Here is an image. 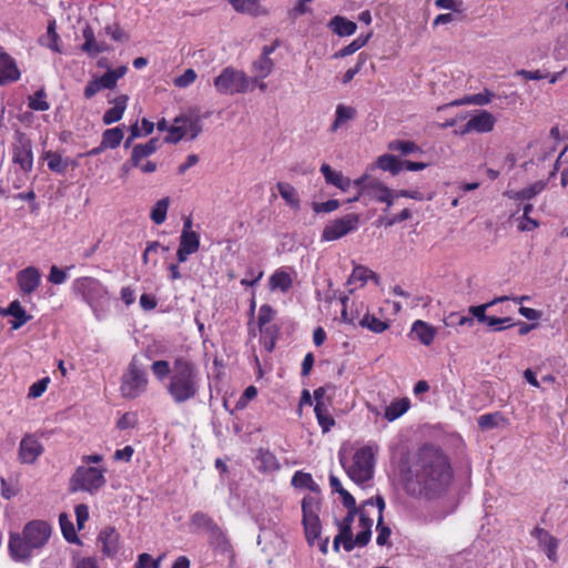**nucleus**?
<instances>
[{"mask_svg":"<svg viewBox=\"0 0 568 568\" xmlns=\"http://www.w3.org/2000/svg\"><path fill=\"white\" fill-rule=\"evenodd\" d=\"M314 412H315L317 422H318L320 426L322 427V430L324 433H327L335 425V419L329 414V412L324 403L315 404Z\"/></svg>","mask_w":568,"mask_h":568,"instance_id":"nucleus-39","label":"nucleus"},{"mask_svg":"<svg viewBox=\"0 0 568 568\" xmlns=\"http://www.w3.org/2000/svg\"><path fill=\"white\" fill-rule=\"evenodd\" d=\"M376 507L378 513L376 542L378 546H385L390 537V529L383 525V510L385 508V501L379 496L376 497Z\"/></svg>","mask_w":568,"mask_h":568,"instance_id":"nucleus-30","label":"nucleus"},{"mask_svg":"<svg viewBox=\"0 0 568 568\" xmlns=\"http://www.w3.org/2000/svg\"><path fill=\"white\" fill-rule=\"evenodd\" d=\"M128 72L126 65H120L115 69L108 68L102 75H92L91 80L84 88L83 95L85 99H92L97 93L102 90H112L116 83Z\"/></svg>","mask_w":568,"mask_h":568,"instance_id":"nucleus-10","label":"nucleus"},{"mask_svg":"<svg viewBox=\"0 0 568 568\" xmlns=\"http://www.w3.org/2000/svg\"><path fill=\"white\" fill-rule=\"evenodd\" d=\"M501 422H504V417L499 413L484 414L478 417V426L483 430H488L498 427Z\"/></svg>","mask_w":568,"mask_h":568,"instance_id":"nucleus-52","label":"nucleus"},{"mask_svg":"<svg viewBox=\"0 0 568 568\" xmlns=\"http://www.w3.org/2000/svg\"><path fill=\"white\" fill-rule=\"evenodd\" d=\"M276 187L286 204L293 210L298 211L301 201L295 187L286 182H278Z\"/></svg>","mask_w":568,"mask_h":568,"instance_id":"nucleus-31","label":"nucleus"},{"mask_svg":"<svg viewBox=\"0 0 568 568\" xmlns=\"http://www.w3.org/2000/svg\"><path fill=\"white\" fill-rule=\"evenodd\" d=\"M508 300V296H500V297H497L495 300H493L491 302L489 303H485V304H481V305H477V306H470L468 308V312L473 315V317H475L478 322L480 323H485L487 320H488V316L486 315V311L497 304V303H501V302H505Z\"/></svg>","mask_w":568,"mask_h":568,"instance_id":"nucleus-45","label":"nucleus"},{"mask_svg":"<svg viewBox=\"0 0 568 568\" xmlns=\"http://www.w3.org/2000/svg\"><path fill=\"white\" fill-rule=\"evenodd\" d=\"M368 39H369V36L358 37V38L354 39L349 44H347L346 47H344L339 51H337L335 53V57L344 58V57L355 53L356 51H358L361 48H363L367 43Z\"/></svg>","mask_w":568,"mask_h":568,"instance_id":"nucleus-51","label":"nucleus"},{"mask_svg":"<svg viewBox=\"0 0 568 568\" xmlns=\"http://www.w3.org/2000/svg\"><path fill=\"white\" fill-rule=\"evenodd\" d=\"M196 80V72L193 69H187L183 74L174 79V85L178 88H186Z\"/></svg>","mask_w":568,"mask_h":568,"instance_id":"nucleus-58","label":"nucleus"},{"mask_svg":"<svg viewBox=\"0 0 568 568\" xmlns=\"http://www.w3.org/2000/svg\"><path fill=\"white\" fill-rule=\"evenodd\" d=\"M73 292L79 295L94 313L110 301L108 288L94 277H79L73 281Z\"/></svg>","mask_w":568,"mask_h":568,"instance_id":"nucleus-6","label":"nucleus"},{"mask_svg":"<svg viewBox=\"0 0 568 568\" xmlns=\"http://www.w3.org/2000/svg\"><path fill=\"white\" fill-rule=\"evenodd\" d=\"M150 378L145 366L138 355H134L121 376L120 395L124 399H136L149 388Z\"/></svg>","mask_w":568,"mask_h":568,"instance_id":"nucleus-5","label":"nucleus"},{"mask_svg":"<svg viewBox=\"0 0 568 568\" xmlns=\"http://www.w3.org/2000/svg\"><path fill=\"white\" fill-rule=\"evenodd\" d=\"M293 285V277L291 274L283 270H276L268 278V287L271 291H280L282 293H287Z\"/></svg>","mask_w":568,"mask_h":568,"instance_id":"nucleus-24","label":"nucleus"},{"mask_svg":"<svg viewBox=\"0 0 568 568\" xmlns=\"http://www.w3.org/2000/svg\"><path fill=\"white\" fill-rule=\"evenodd\" d=\"M158 248H161L163 252L169 251L168 246L161 245L159 242L154 241V242L149 243L143 255H142V261L144 264H148L149 261L153 257V255L158 254Z\"/></svg>","mask_w":568,"mask_h":568,"instance_id":"nucleus-60","label":"nucleus"},{"mask_svg":"<svg viewBox=\"0 0 568 568\" xmlns=\"http://www.w3.org/2000/svg\"><path fill=\"white\" fill-rule=\"evenodd\" d=\"M496 116L487 110H476L464 125L462 133H489L496 125Z\"/></svg>","mask_w":568,"mask_h":568,"instance_id":"nucleus-14","label":"nucleus"},{"mask_svg":"<svg viewBox=\"0 0 568 568\" xmlns=\"http://www.w3.org/2000/svg\"><path fill=\"white\" fill-rule=\"evenodd\" d=\"M67 277L68 275L64 270H61L58 266L53 265L50 268L48 281L53 284L60 285L67 281Z\"/></svg>","mask_w":568,"mask_h":568,"instance_id":"nucleus-63","label":"nucleus"},{"mask_svg":"<svg viewBox=\"0 0 568 568\" xmlns=\"http://www.w3.org/2000/svg\"><path fill=\"white\" fill-rule=\"evenodd\" d=\"M20 70L16 61L7 53H0V85L16 82L20 79Z\"/></svg>","mask_w":568,"mask_h":568,"instance_id":"nucleus-19","label":"nucleus"},{"mask_svg":"<svg viewBox=\"0 0 568 568\" xmlns=\"http://www.w3.org/2000/svg\"><path fill=\"white\" fill-rule=\"evenodd\" d=\"M173 367L171 368V364L164 359L154 361L151 365V372L153 376L160 382H162L165 378L170 379Z\"/></svg>","mask_w":568,"mask_h":568,"instance_id":"nucleus-48","label":"nucleus"},{"mask_svg":"<svg viewBox=\"0 0 568 568\" xmlns=\"http://www.w3.org/2000/svg\"><path fill=\"white\" fill-rule=\"evenodd\" d=\"M158 149H159V139H155V138L151 139L146 143L136 144L132 150V154H131V159H130L132 165H140V161H142L143 159L155 153Z\"/></svg>","mask_w":568,"mask_h":568,"instance_id":"nucleus-26","label":"nucleus"},{"mask_svg":"<svg viewBox=\"0 0 568 568\" xmlns=\"http://www.w3.org/2000/svg\"><path fill=\"white\" fill-rule=\"evenodd\" d=\"M366 62V57L364 55V53H361L358 55V60H357V63L354 68H351L348 69L344 75H343V82L344 83H348L351 82L354 77L361 71L362 67L365 64Z\"/></svg>","mask_w":568,"mask_h":568,"instance_id":"nucleus-61","label":"nucleus"},{"mask_svg":"<svg viewBox=\"0 0 568 568\" xmlns=\"http://www.w3.org/2000/svg\"><path fill=\"white\" fill-rule=\"evenodd\" d=\"M74 513L78 528L82 529L85 521L89 519V507L84 504H80L75 506Z\"/></svg>","mask_w":568,"mask_h":568,"instance_id":"nucleus-64","label":"nucleus"},{"mask_svg":"<svg viewBox=\"0 0 568 568\" xmlns=\"http://www.w3.org/2000/svg\"><path fill=\"white\" fill-rule=\"evenodd\" d=\"M190 525L195 530H205L210 532L212 536H215L221 539L220 546L224 551L229 550L230 544L224 537L222 529L219 525L213 520V518L203 511H195L190 517Z\"/></svg>","mask_w":568,"mask_h":568,"instance_id":"nucleus-13","label":"nucleus"},{"mask_svg":"<svg viewBox=\"0 0 568 568\" xmlns=\"http://www.w3.org/2000/svg\"><path fill=\"white\" fill-rule=\"evenodd\" d=\"M82 36L84 43L82 44L81 49L89 55L94 57L108 50V47L104 42H99L95 40L94 31L89 24H85L82 31Z\"/></svg>","mask_w":568,"mask_h":568,"instance_id":"nucleus-23","label":"nucleus"},{"mask_svg":"<svg viewBox=\"0 0 568 568\" xmlns=\"http://www.w3.org/2000/svg\"><path fill=\"white\" fill-rule=\"evenodd\" d=\"M201 131L202 124L197 115L182 114L174 119L164 141L168 143H178L182 139L194 140Z\"/></svg>","mask_w":568,"mask_h":568,"instance_id":"nucleus-9","label":"nucleus"},{"mask_svg":"<svg viewBox=\"0 0 568 568\" xmlns=\"http://www.w3.org/2000/svg\"><path fill=\"white\" fill-rule=\"evenodd\" d=\"M292 486L295 488H306L313 493H318V485L313 480V477L308 473L297 470L291 480Z\"/></svg>","mask_w":568,"mask_h":568,"instance_id":"nucleus-37","label":"nucleus"},{"mask_svg":"<svg viewBox=\"0 0 568 568\" xmlns=\"http://www.w3.org/2000/svg\"><path fill=\"white\" fill-rule=\"evenodd\" d=\"M545 181H536L532 184L514 192L513 197L516 200H531L546 189Z\"/></svg>","mask_w":568,"mask_h":568,"instance_id":"nucleus-40","label":"nucleus"},{"mask_svg":"<svg viewBox=\"0 0 568 568\" xmlns=\"http://www.w3.org/2000/svg\"><path fill=\"white\" fill-rule=\"evenodd\" d=\"M123 130L119 126L108 129L102 134L101 142L106 149H116L123 140Z\"/></svg>","mask_w":568,"mask_h":568,"instance_id":"nucleus-42","label":"nucleus"},{"mask_svg":"<svg viewBox=\"0 0 568 568\" xmlns=\"http://www.w3.org/2000/svg\"><path fill=\"white\" fill-rule=\"evenodd\" d=\"M377 165L393 175L398 174L403 169V162L393 154H383L377 159Z\"/></svg>","mask_w":568,"mask_h":568,"instance_id":"nucleus-38","label":"nucleus"},{"mask_svg":"<svg viewBox=\"0 0 568 568\" xmlns=\"http://www.w3.org/2000/svg\"><path fill=\"white\" fill-rule=\"evenodd\" d=\"M493 97L494 94L490 91L485 90L480 93L466 95L464 102H469V104L483 106L489 104L493 100Z\"/></svg>","mask_w":568,"mask_h":568,"instance_id":"nucleus-54","label":"nucleus"},{"mask_svg":"<svg viewBox=\"0 0 568 568\" xmlns=\"http://www.w3.org/2000/svg\"><path fill=\"white\" fill-rule=\"evenodd\" d=\"M339 207L337 200H328L326 202H313L312 209L315 213H331Z\"/></svg>","mask_w":568,"mask_h":568,"instance_id":"nucleus-57","label":"nucleus"},{"mask_svg":"<svg viewBox=\"0 0 568 568\" xmlns=\"http://www.w3.org/2000/svg\"><path fill=\"white\" fill-rule=\"evenodd\" d=\"M531 536L537 540L539 548L545 552L547 558L556 564L558 562L559 540L544 528L537 527L532 530Z\"/></svg>","mask_w":568,"mask_h":568,"instance_id":"nucleus-16","label":"nucleus"},{"mask_svg":"<svg viewBox=\"0 0 568 568\" xmlns=\"http://www.w3.org/2000/svg\"><path fill=\"white\" fill-rule=\"evenodd\" d=\"M179 246L192 254L196 253L200 248V235L197 233L181 232Z\"/></svg>","mask_w":568,"mask_h":568,"instance_id":"nucleus-47","label":"nucleus"},{"mask_svg":"<svg viewBox=\"0 0 568 568\" xmlns=\"http://www.w3.org/2000/svg\"><path fill=\"white\" fill-rule=\"evenodd\" d=\"M201 388V374L197 366L185 357L173 362V371L165 387L168 395L176 405L194 399Z\"/></svg>","mask_w":568,"mask_h":568,"instance_id":"nucleus-2","label":"nucleus"},{"mask_svg":"<svg viewBox=\"0 0 568 568\" xmlns=\"http://www.w3.org/2000/svg\"><path fill=\"white\" fill-rule=\"evenodd\" d=\"M120 535L114 527L103 528L98 536V545L106 557H114L119 551Z\"/></svg>","mask_w":568,"mask_h":568,"instance_id":"nucleus-17","label":"nucleus"},{"mask_svg":"<svg viewBox=\"0 0 568 568\" xmlns=\"http://www.w3.org/2000/svg\"><path fill=\"white\" fill-rule=\"evenodd\" d=\"M42 443L34 435H26L19 445L18 459L22 464H34L43 454Z\"/></svg>","mask_w":568,"mask_h":568,"instance_id":"nucleus-15","label":"nucleus"},{"mask_svg":"<svg viewBox=\"0 0 568 568\" xmlns=\"http://www.w3.org/2000/svg\"><path fill=\"white\" fill-rule=\"evenodd\" d=\"M359 215L355 213L346 214L327 223L322 232L321 239L324 242H332L344 237L351 232L357 230Z\"/></svg>","mask_w":568,"mask_h":568,"instance_id":"nucleus-11","label":"nucleus"},{"mask_svg":"<svg viewBox=\"0 0 568 568\" xmlns=\"http://www.w3.org/2000/svg\"><path fill=\"white\" fill-rule=\"evenodd\" d=\"M48 384H49V378L48 377H44V378L33 383L29 387L28 396L30 398H38V397H40L45 392V389L48 387Z\"/></svg>","mask_w":568,"mask_h":568,"instance_id":"nucleus-59","label":"nucleus"},{"mask_svg":"<svg viewBox=\"0 0 568 568\" xmlns=\"http://www.w3.org/2000/svg\"><path fill=\"white\" fill-rule=\"evenodd\" d=\"M320 510V498L316 495H307L302 501L303 516H317Z\"/></svg>","mask_w":568,"mask_h":568,"instance_id":"nucleus-53","label":"nucleus"},{"mask_svg":"<svg viewBox=\"0 0 568 568\" xmlns=\"http://www.w3.org/2000/svg\"><path fill=\"white\" fill-rule=\"evenodd\" d=\"M170 205V199L163 197L159 200L152 207L150 217L156 224L161 225L164 223Z\"/></svg>","mask_w":568,"mask_h":568,"instance_id":"nucleus-43","label":"nucleus"},{"mask_svg":"<svg viewBox=\"0 0 568 568\" xmlns=\"http://www.w3.org/2000/svg\"><path fill=\"white\" fill-rule=\"evenodd\" d=\"M343 542V547L346 551H352L355 548L353 540L352 526L347 524H339V532L334 538L333 547L335 551L339 550V544Z\"/></svg>","mask_w":568,"mask_h":568,"instance_id":"nucleus-29","label":"nucleus"},{"mask_svg":"<svg viewBox=\"0 0 568 568\" xmlns=\"http://www.w3.org/2000/svg\"><path fill=\"white\" fill-rule=\"evenodd\" d=\"M29 108L36 111H45L49 109V103L45 100V93L43 91L36 92L29 98Z\"/></svg>","mask_w":568,"mask_h":568,"instance_id":"nucleus-55","label":"nucleus"},{"mask_svg":"<svg viewBox=\"0 0 568 568\" xmlns=\"http://www.w3.org/2000/svg\"><path fill=\"white\" fill-rule=\"evenodd\" d=\"M328 28L339 37H348L356 32L357 26L355 22L347 20L342 16H335L328 22Z\"/></svg>","mask_w":568,"mask_h":568,"instance_id":"nucleus-27","label":"nucleus"},{"mask_svg":"<svg viewBox=\"0 0 568 568\" xmlns=\"http://www.w3.org/2000/svg\"><path fill=\"white\" fill-rule=\"evenodd\" d=\"M368 278L377 280V276L373 271L368 270L367 267L362 266V265H356L353 268V272H352L349 278L347 280V285H354L356 283H359V286H363L367 282Z\"/></svg>","mask_w":568,"mask_h":568,"instance_id":"nucleus-41","label":"nucleus"},{"mask_svg":"<svg viewBox=\"0 0 568 568\" xmlns=\"http://www.w3.org/2000/svg\"><path fill=\"white\" fill-rule=\"evenodd\" d=\"M303 525L307 541L313 545L321 535V523L317 516H303Z\"/></svg>","mask_w":568,"mask_h":568,"instance_id":"nucleus-36","label":"nucleus"},{"mask_svg":"<svg viewBox=\"0 0 568 568\" xmlns=\"http://www.w3.org/2000/svg\"><path fill=\"white\" fill-rule=\"evenodd\" d=\"M43 158L48 163L49 170L58 174H63L70 165H75L74 162L62 158L61 154L53 151H47Z\"/></svg>","mask_w":568,"mask_h":568,"instance_id":"nucleus-28","label":"nucleus"},{"mask_svg":"<svg viewBox=\"0 0 568 568\" xmlns=\"http://www.w3.org/2000/svg\"><path fill=\"white\" fill-rule=\"evenodd\" d=\"M453 477L448 457L433 446L422 447L414 456L404 477L407 494L424 498H435L446 491Z\"/></svg>","mask_w":568,"mask_h":568,"instance_id":"nucleus-1","label":"nucleus"},{"mask_svg":"<svg viewBox=\"0 0 568 568\" xmlns=\"http://www.w3.org/2000/svg\"><path fill=\"white\" fill-rule=\"evenodd\" d=\"M232 8L241 14L251 17L267 16L268 9L264 7L261 0H229Z\"/></svg>","mask_w":568,"mask_h":568,"instance_id":"nucleus-20","label":"nucleus"},{"mask_svg":"<svg viewBox=\"0 0 568 568\" xmlns=\"http://www.w3.org/2000/svg\"><path fill=\"white\" fill-rule=\"evenodd\" d=\"M410 333L415 335V337L425 346H429L437 334V329L424 322L422 320H417L413 323Z\"/></svg>","mask_w":568,"mask_h":568,"instance_id":"nucleus-22","label":"nucleus"},{"mask_svg":"<svg viewBox=\"0 0 568 568\" xmlns=\"http://www.w3.org/2000/svg\"><path fill=\"white\" fill-rule=\"evenodd\" d=\"M12 161L20 170L29 173L33 168V151L31 140L19 133L12 144Z\"/></svg>","mask_w":568,"mask_h":568,"instance_id":"nucleus-12","label":"nucleus"},{"mask_svg":"<svg viewBox=\"0 0 568 568\" xmlns=\"http://www.w3.org/2000/svg\"><path fill=\"white\" fill-rule=\"evenodd\" d=\"M388 149L392 151L399 152L403 155L415 153V152H422L420 148L412 141H400V140L392 141L388 144Z\"/></svg>","mask_w":568,"mask_h":568,"instance_id":"nucleus-50","label":"nucleus"},{"mask_svg":"<svg viewBox=\"0 0 568 568\" xmlns=\"http://www.w3.org/2000/svg\"><path fill=\"white\" fill-rule=\"evenodd\" d=\"M251 79L241 70L227 67L214 79V87L222 94L244 93L250 89Z\"/></svg>","mask_w":568,"mask_h":568,"instance_id":"nucleus-8","label":"nucleus"},{"mask_svg":"<svg viewBox=\"0 0 568 568\" xmlns=\"http://www.w3.org/2000/svg\"><path fill=\"white\" fill-rule=\"evenodd\" d=\"M109 102L113 105L104 112L102 118L103 123L106 125L115 123L122 119L128 106L129 97L126 94H120Z\"/></svg>","mask_w":568,"mask_h":568,"instance_id":"nucleus-21","label":"nucleus"},{"mask_svg":"<svg viewBox=\"0 0 568 568\" xmlns=\"http://www.w3.org/2000/svg\"><path fill=\"white\" fill-rule=\"evenodd\" d=\"M51 536V526L44 520L28 523L22 534H11L9 552L16 561H28L36 551L41 549Z\"/></svg>","mask_w":568,"mask_h":568,"instance_id":"nucleus-3","label":"nucleus"},{"mask_svg":"<svg viewBox=\"0 0 568 568\" xmlns=\"http://www.w3.org/2000/svg\"><path fill=\"white\" fill-rule=\"evenodd\" d=\"M357 115L355 108L345 104H338L335 111V120L332 123L331 131L336 132L342 128H346L348 122L354 120Z\"/></svg>","mask_w":568,"mask_h":568,"instance_id":"nucleus-25","label":"nucleus"},{"mask_svg":"<svg viewBox=\"0 0 568 568\" xmlns=\"http://www.w3.org/2000/svg\"><path fill=\"white\" fill-rule=\"evenodd\" d=\"M9 313L10 316L13 317V321H11L12 329H19L31 320V316L27 314L20 302L17 300L9 304Z\"/></svg>","mask_w":568,"mask_h":568,"instance_id":"nucleus-32","label":"nucleus"},{"mask_svg":"<svg viewBox=\"0 0 568 568\" xmlns=\"http://www.w3.org/2000/svg\"><path fill=\"white\" fill-rule=\"evenodd\" d=\"M320 171L324 175L326 183L337 186L342 182L343 174L334 171L328 164H322Z\"/></svg>","mask_w":568,"mask_h":568,"instance_id":"nucleus-56","label":"nucleus"},{"mask_svg":"<svg viewBox=\"0 0 568 568\" xmlns=\"http://www.w3.org/2000/svg\"><path fill=\"white\" fill-rule=\"evenodd\" d=\"M59 34L55 32V20L49 22L47 33L40 39V42L54 52H60Z\"/></svg>","mask_w":568,"mask_h":568,"instance_id":"nucleus-44","label":"nucleus"},{"mask_svg":"<svg viewBox=\"0 0 568 568\" xmlns=\"http://www.w3.org/2000/svg\"><path fill=\"white\" fill-rule=\"evenodd\" d=\"M557 164L562 165L561 184L568 185V148H566L557 159Z\"/></svg>","mask_w":568,"mask_h":568,"instance_id":"nucleus-62","label":"nucleus"},{"mask_svg":"<svg viewBox=\"0 0 568 568\" xmlns=\"http://www.w3.org/2000/svg\"><path fill=\"white\" fill-rule=\"evenodd\" d=\"M410 406L408 398H400L392 402L385 409V418L393 422L404 415Z\"/></svg>","mask_w":568,"mask_h":568,"instance_id":"nucleus-34","label":"nucleus"},{"mask_svg":"<svg viewBox=\"0 0 568 568\" xmlns=\"http://www.w3.org/2000/svg\"><path fill=\"white\" fill-rule=\"evenodd\" d=\"M59 524L61 527L62 535L68 541H70V542L78 541L77 531H75V528H74L73 523L70 519L69 515H67L65 513L60 514Z\"/></svg>","mask_w":568,"mask_h":568,"instance_id":"nucleus-46","label":"nucleus"},{"mask_svg":"<svg viewBox=\"0 0 568 568\" xmlns=\"http://www.w3.org/2000/svg\"><path fill=\"white\" fill-rule=\"evenodd\" d=\"M359 325L366 327L374 333H383L388 328V324L374 315L366 314L361 321Z\"/></svg>","mask_w":568,"mask_h":568,"instance_id":"nucleus-49","label":"nucleus"},{"mask_svg":"<svg viewBox=\"0 0 568 568\" xmlns=\"http://www.w3.org/2000/svg\"><path fill=\"white\" fill-rule=\"evenodd\" d=\"M274 63L270 57L260 55L253 63V72L255 78L251 79L252 82H256L257 79H264L268 77L273 70Z\"/></svg>","mask_w":568,"mask_h":568,"instance_id":"nucleus-35","label":"nucleus"},{"mask_svg":"<svg viewBox=\"0 0 568 568\" xmlns=\"http://www.w3.org/2000/svg\"><path fill=\"white\" fill-rule=\"evenodd\" d=\"M106 469L97 466H79L70 480L72 491H88L93 494L105 485Z\"/></svg>","mask_w":568,"mask_h":568,"instance_id":"nucleus-7","label":"nucleus"},{"mask_svg":"<svg viewBox=\"0 0 568 568\" xmlns=\"http://www.w3.org/2000/svg\"><path fill=\"white\" fill-rule=\"evenodd\" d=\"M390 189L384 185L382 182L377 180H373L367 182V185L363 186L362 193H366V195L371 196L377 202L386 201Z\"/></svg>","mask_w":568,"mask_h":568,"instance_id":"nucleus-33","label":"nucleus"},{"mask_svg":"<svg viewBox=\"0 0 568 568\" xmlns=\"http://www.w3.org/2000/svg\"><path fill=\"white\" fill-rule=\"evenodd\" d=\"M377 446L368 444L359 447L353 455L351 462H346L343 454L339 453L341 463L348 477L357 485L364 486L372 479L375 466V453Z\"/></svg>","mask_w":568,"mask_h":568,"instance_id":"nucleus-4","label":"nucleus"},{"mask_svg":"<svg viewBox=\"0 0 568 568\" xmlns=\"http://www.w3.org/2000/svg\"><path fill=\"white\" fill-rule=\"evenodd\" d=\"M17 282L23 294L33 293L40 285L41 273L34 266H28L17 274Z\"/></svg>","mask_w":568,"mask_h":568,"instance_id":"nucleus-18","label":"nucleus"}]
</instances>
